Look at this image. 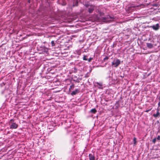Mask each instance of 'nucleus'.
Instances as JSON below:
<instances>
[{
    "label": "nucleus",
    "mask_w": 160,
    "mask_h": 160,
    "mask_svg": "<svg viewBox=\"0 0 160 160\" xmlns=\"http://www.w3.org/2000/svg\"><path fill=\"white\" fill-rule=\"evenodd\" d=\"M45 51L46 52V53H47L48 52V50H47V49H46V50H45Z\"/></svg>",
    "instance_id": "nucleus-20"
},
{
    "label": "nucleus",
    "mask_w": 160,
    "mask_h": 160,
    "mask_svg": "<svg viewBox=\"0 0 160 160\" xmlns=\"http://www.w3.org/2000/svg\"><path fill=\"white\" fill-rule=\"evenodd\" d=\"M9 124L10 125L9 128L11 129H16L18 127V124L14 122V120L13 119L10 120Z\"/></svg>",
    "instance_id": "nucleus-1"
},
{
    "label": "nucleus",
    "mask_w": 160,
    "mask_h": 160,
    "mask_svg": "<svg viewBox=\"0 0 160 160\" xmlns=\"http://www.w3.org/2000/svg\"><path fill=\"white\" fill-rule=\"evenodd\" d=\"M158 108L160 106V102H159L158 104Z\"/></svg>",
    "instance_id": "nucleus-17"
},
{
    "label": "nucleus",
    "mask_w": 160,
    "mask_h": 160,
    "mask_svg": "<svg viewBox=\"0 0 160 160\" xmlns=\"http://www.w3.org/2000/svg\"><path fill=\"white\" fill-rule=\"evenodd\" d=\"M30 0H28V2H29V3L30 2Z\"/></svg>",
    "instance_id": "nucleus-23"
},
{
    "label": "nucleus",
    "mask_w": 160,
    "mask_h": 160,
    "mask_svg": "<svg viewBox=\"0 0 160 160\" xmlns=\"http://www.w3.org/2000/svg\"><path fill=\"white\" fill-rule=\"evenodd\" d=\"M90 112L93 113H95L97 112V110L95 108H93L90 110Z\"/></svg>",
    "instance_id": "nucleus-10"
},
{
    "label": "nucleus",
    "mask_w": 160,
    "mask_h": 160,
    "mask_svg": "<svg viewBox=\"0 0 160 160\" xmlns=\"http://www.w3.org/2000/svg\"><path fill=\"white\" fill-rule=\"evenodd\" d=\"M88 156L90 160H95V157L94 154H89Z\"/></svg>",
    "instance_id": "nucleus-5"
},
{
    "label": "nucleus",
    "mask_w": 160,
    "mask_h": 160,
    "mask_svg": "<svg viewBox=\"0 0 160 160\" xmlns=\"http://www.w3.org/2000/svg\"><path fill=\"white\" fill-rule=\"evenodd\" d=\"M78 92V89H76L74 91L72 92L71 93V94L72 96L75 95L76 94V93H77Z\"/></svg>",
    "instance_id": "nucleus-9"
},
{
    "label": "nucleus",
    "mask_w": 160,
    "mask_h": 160,
    "mask_svg": "<svg viewBox=\"0 0 160 160\" xmlns=\"http://www.w3.org/2000/svg\"><path fill=\"white\" fill-rule=\"evenodd\" d=\"M74 69H75V72H77V69H76V68H75Z\"/></svg>",
    "instance_id": "nucleus-19"
},
{
    "label": "nucleus",
    "mask_w": 160,
    "mask_h": 160,
    "mask_svg": "<svg viewBox=\"0 0 160 160\" xmlns=\"http://www.w3.org/2000/svg\"><path fill=\"white\" fill-rule=\"evenodd\" d=\"M136 138L134 137L133 138V141H134V145H136Z\"/></svg>",
    "instance_id": "nucleus-11"
},
{
    "label": "nucleus",
    "mask_w": 160,
    "mask_h": 160,
    "mask_svg": "<svg viewBox=\"0 0 160 160\" xmlns=\"http://www.w3.org/2000/svg\"><path fill=\"white\" fill-rule=\"evenodd\" d=\"M156 138H154L152 140V142L154 143H155L156 142Z\"/></svg>",
    "instance_id": "nucleus-13"
},
{
    "label": "nucleus",
    "mask_w": 160,
    "mask_h": 160,
    "mask_svg": "<svg viewBox=\"0 0 160 160\" xmlns=\"http://www.w3.org/2000/svg\"><path fill=\"white\" fill-rule=\"evenodd\" d=\"M92 59V58H90L88 60V61L89 62H90L91 60Z\"/></svg>",
    "instance_id": "nucleus-16"
},
{
    "label": "nucleus",
    "mask_w": 160,
    "mask_h": 160,
    "mask_svg": "<svg viewBox=\"0 0 160 160\" xmlns=\"http://www.w3.org/2000/svg\"><path fill=\"white\" fill-rule=\"evenodd\" d=\"M132 7L133 8H134L135 7V6H132Z\"/></svg>",
    "instance_id": "nucleus-22"
},
{
    "label": "nucleus",
    "mask_w": 160,
    "mask_h": 160,
    "mask_svg": "<svg viewBox=\"0 0 160 160\" xmlns=\"http://www.w3.org/2000/svg\"><path fill=\"white\" fill-rule=\"evenodd\" d=\"M95 86L98 88L101 89H102L103 87L102 86V83L101 82H96L95 83Z\"/></svg>",
    "instance_id": "nucleus-3"
},
{
    "label": "nucleus",
    "mask_w": 160,
    "mask_h": 160,
    "mask_svg": "<svg viewBox=\"0 0 160 160\" xmlns=\"http://www.w3.org/2000/svg\"><path fill=\"white\" fill-rule=\"evenodd\" d=\"M160 114L159 112H157L156 114H154L153 116L154 117L156 118L160 116Z\"/></svg>",
    "instance_id": "nucleus-8"
},
{
    "label": "nucleus",
    "mask_w": 160,
    "mask_h": 160,
    "mask_svg": "<svg viewBox=\"0 0 160 160\" xmlns=\"http://www.w3.org/2000/svg\"><path fill=\"white\" fill-rule=\"evenodd\" d=\"M88 12L90 13H92L94 10V8L93 6H91L88 8Z\"/></svg>",
    "instance_id": "nucleus-6"
},
{
    "label": "nucleus",
    "mask_w": 160,
    "mask_h": 160,
    "mask_svg": "<svg viewBox=\"0 0 160 160\" xmlns=\"http://www.w3.org/2000/svg\"><path fill=\"white\" fill-rule=\"evenodd\" d=\"M86 57L87 56H86L84 55L83 58V60H87V58Z\"/></svg>",
    "instance_id": "nucleus-12"
},
{
    "label": "nucleus",
    "mask_w": 160,
    "mask_h": 160,
    "mask_svg": "<svg viewBox=\"0 0 160 160\" xmlns=\"http://www.w3.org/2000/svg\"><path fill=\"white\" fill-rule=\"evenodd\" d=\"M147 46L149 48H153V44L151 43H147Z\"/></svg>",
    "instance_id": "nucleus-7"
},
{
    "label": "nucleus",
    "mask_w": 160,
    "mask_h": 160,
    "mask_svg": "<svg viewBox=\"0 0 160 160\" xmlns=\"http://www.w3.org/2000/svg\"><path fill=\"white\" fill-rule=\"evenodd\" d=\"M103 18L105 20L106 19V18Z\"/></svg>",
    "instance_id": "nucleus-24"
},
{
    "label": "nucleus",
    "mask_w": 160,
    "mask_h": 160,
    "mask_svg": "<svg viewBox=\"0 0 160 160\" xmlns=\"http://www.w3.org/2000/svg\"><path fill=\"white\" fill-rule=\"evenodd\" d=\"M151 110V109H149V110H146L145 111V112H148L150 110Z\"/></svg>",
    "instance_id": "nucleus-18"
},
{
    "label": "nucleus",
    "mask_w": 160,
    "mask_h": 160,
    "mask_svg": "<svg viewBox=\"0 0 160 160\" xmlns=\"http://www.w3.org/2000/svg\"><path fill=\"white\" fill-rule=\"evenodd\" d=\"M51 43H52V45L53 46L54 45V41H52L51 42Z\"/></svg>",
    "instance_id": "nucleus-15"
},
{
    "label": "nucleus",
    "mask_w": 160,
    "mask_h": 160,
    "mask_svg": "<svg viewBox=\"0 0 160 160\" xmlns=\"http://www.w3.org/2000/svg\"><path fill=\"white\" fill-rule=\"evenodd\" d=\"M156 139H157V140H160V136H159V135L158 136Z\"/></svg>",
    "instance_id": "nucleus-14"
},
{
    "label": "nucleus",
    "mask_w": 160,
    "mask_h": 160,
    "mask_svg": "<svg viewBox=\"0 0 160 160\" xmlns=\"http://www.w3.org/2000/svg\"><path fill=\"white\" fill-rule=\"evenodd\" d=\"M150 27L155 30H158L159 28V24L157 23L156 25L151 26Z\"/></svg>",
    "instance_id": "nucleus-4"
},
{
    "label": "nucleus",
    "mask_w": 160,
    "mask_h": 160,
    "mask_svg": "<svg viewBox=\"0 0 160 160\" xmlns=\"http://www.w3.org/2000/svg\"><path fill=\"white\" fill-rule=\"evenodd\" d=\"M157 112H159V109H158V108L157 109Z\"/></svg>",
    "instance_id": "nucleus-21"
},
{
    "label": "nucleus",
    "mask_w": 160,
    "mask_h": 160,
    "mask_svg": "<svg viewBox=\"0 0 160 160\" xmlns=\"http://www.w3.org/2000/svg\"><path fill=\"white\" fill-rule=\"evenodd\" d=\"M120 61L119 59H117L115 61H114L112 62V65L115 67H117L120 64Z\"/></svg>",
    "instance_id": "nucleus-2"
}]
</instances>
